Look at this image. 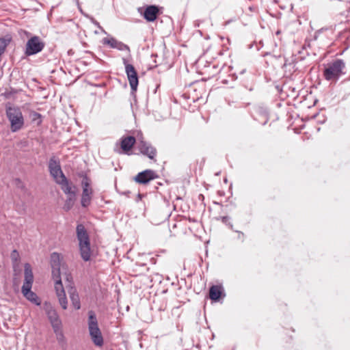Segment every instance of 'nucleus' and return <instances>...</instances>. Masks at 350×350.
Here are the masks:
<instances>
[{"label": "nucleus", "instance_id": "obj_17", "mask_svg": "<svg viewBox=\"0 0 350 350\" xmlns=\"http://www.w3.org/2000/svg\"><path fill=\"white\" fill-rule=\"evenodd\" d=\"M136 142V139L133 136L122 137L121 138L120 146L124 152H129Z\"/></svg>", "mask_w": 350, "mask_h": 350}, {"label": "nucleus", "instance_id": "obj_19", "mask_svg": "<svg viewBox=\"0 0 350 350\" xmlns=\"http://www.w3.org/2000/svg\"><path fill=\"white\" fill-rule=\"evenodd\" d=\"M53 332L55 334L57 341L59 345V347L64 349L66 350L67 349V340L64 334L62 327H58L56 329H53Z\"/></svg>", "mask_w": 350, "mask_h": 350}, {"label": "nucleus", "instance_id": "obj_9", "mask_svg": "<svg viewBox=\"0 0 350 350\" xmlns=\"http://www.w3.org/2000/svg\"><path fill=\"white\" fill-rule=\"evenodd\" d=\"M81 185L83 192L81 195V204L83 207H87L91 203L93 193L92 189L90 187V179L87 176H85L82 180Z\"/></svg>", "mask_w": 350, "mask_h": 350}, {"label": "nucleus", "instance_id": "obj_13", "mask_svg": "<svg viewBox=\"0 0 350 350\" xmlns=\"http://www.w3.org/2000/svg\"><path fill=\"white\" fill-rule=\"evenodd\" d=\"M55 289L60 306L64 310L67 309L68 301L62 283V279H58V281L55 282Z\"/></svg>", "mask_w": 350, "mask_h": 350}, {"label": "nucleus", "instance_id": "obj_10", "mask_svg": "<svg viewBox=\"0 0 350 350\" xmlns=\"http://www.w3.org/2000/svg\"><path fill=\"white\" fill-rule=\"evenodd\" d=\"M123 63L125 66V71L133 92H135L138 85V77L134 66L128 63L125 58H123Z\"/></svg>", "mask_w": 350, "mask_h": 350}, {"label": "nucleus", "instance_id": "obj_26", "mask_svg": "<svg viewBox=\"0 0 350 350\" xmlns=\"http://www.w3.org/2000/svg\"><path fill=\"white\" fill-rule=\"evenodd\" d=\"M229 217L228 216H224V217H220V219L221 221L224 223V224H227V222L229 220Z\"/></svg>", "mask_w": 350, "mask_h": 350}, {"label": "nucleus", "instance_id": "obj_22", "mask_svg": "<svg viewBox=\"0 0 350 350\" xmlns=\"http://www.w3.org/2000/svg\"><path fill=\"white\" fill-rule=\"evenodd\" d=\"M75 199L76 196H73V195H72V196H68L64 206V209L66 211L70 210L75 204Z\"/></svg>", "mask_w": 350, "mask_h": 350}, {"label": "nucleus", "instance_id": "obj_29", "mask_svg": "<svg viewBox=\"0 0 350 350\" xmlns=\"http://www.w3.org/2000/svg\"><path fill=\"white\" fill-rule=\"evenodd\" d=\"M280 33V30L277 31L276 34L279 35Z\"/></svg>", "mask_w": 350, "mask_h": 350}, {"label": "nucleus", "instance_id": "obj_18", "mask_svg": "<svg viewBox=\"0 0 350 350\" xmlns=\"http://www.w3.org/2000/svg\"><path fill=\"white\" fill-rule=\"evenodd\" d=\"M104 43L109 45L113 49H117L120 51H129V47L128 45L124 44L122 42H120L117 40H116L113 38H111L109 39H105Z\"/></svg>", "mask_w": 350, "mask_h": 350}, {"label": "nucleus", "instance_id": "obj_23", "mask_svg": "<svg viewBox=\"0 0 350 350\" xmlns=\"http://www.w3.org/2000/svg\"><path fill=\"white\" fill-rule=\"evenodd\" d=\"M11 260L14 263H17L20 260V256L17 250H14L10 254Z\"/></svg>", "mask_w": 350, "mask_h": 350}, {"label": "nucleus", "instance_id": "obj_3", "mask_svg": "<svg viewBox=\"0 0 350 350\" xmlns=\"http://www.w3.org/2000/svg\"><path fill=\"white\" fill-rule=\"evenodd\" d=\"M5 113L10 122V129L12 132H17L23 127L25 124L24 117L19 107L7 106Z\"/></svg>", "mask_w": 350, "mask_h": 350}, {"label": "nucleus", "instance_id": "obj_16", "mask_svg": "<svg viewBox=\"0 0 350 350\" xmlns=\"http://www.w3.org/2000/svg\"><path fill=\"white\" fill-rule=\"evenodd\" d=\"M159 14V9L156 5L148 6L144 12V18L148 22L154 21Z\"/></svg>", "mask_w": 350, "mask_h": 350}, {"label": "nucleus", "instance_id": "obj_12", "mask_svg": "<svg viewBox=\"0 0 350 350\" xmlns=\"http://www.w3.org/2000/svg\"><path fill=\"white\" fill-rule=\"evenodd\" d=\"M47 317L51 323L53 329L62 327V323L59 316L55 308L48 306L46 308Z\"/></svg>", "mask_w": 350, "mask_h": 350}, {"label": "nucleus", "instance_id": "obj_4", "mask_svg": "<svg viewBox=\"0 0 350 350\" xmlns=\"http://www.w3.org/2000/svg\"><path fill=\"white\" fill-rule=\"evenodd\" d=\"M345 68L343 60L337 59L335 61L327 64L323 71V77L327 81H338L340 77L344 74L342 72Z\"/></svg>", "mask_w": 350, "mask_h": 350}, {"label": "nucleus", "instance_id": "obj_7", "mask_svg": "<svg viewBox=\"0 0 350 350\" xmlns=\"http://www.w3.org/2000/svg\"><path fill=\"white\" fill-rule=\"evenodd\" d=\"M49 170L56 183L66 178L62 170L59 161L55 157H51L49 160Z\"/></svg>", "mask_w": 350, "mask_h": 350}, {"label": "nucleus", "instance_id": "obj_15", "mask_svg": "<svg viewBox=\"0 0 350 350\" xmlns=\"http://www.w3.org/2000/svg\"><path fill=\"white\" fill-rule=\"evenodd\" d=\"M57 184L61 186V189L65 194L68 196H72V195H73V196H76V187L72 186L66 178H64Z\"/></svg>", "mask_w": 350, "mask_h": 350}, {"label": "nucleus", "instance_id": "obj_20", "mask_svg": "<svg viewBox=\"0 0 350 350\" xmlns=\"http://www.w3.org/2000/svg\"><path fill=\"white\" fill-rule=\"evenodd\" d=\"M70 299L72 301V304L74 308L76 310L80 309L81 304L79 300V295L77 292V290L75 288H71L69 291Z\"/></svg>", "mask_w": 350, "mask_h": 350}, {"label": "nucleus", "instance_id": "obj_30", "mask_svg": "<svg viewBox=\"0 0 350 350\" xmlns=\"http://www.w3.org/2000/svg\"><path fill=\"white\" fill-rule=\"evenodd\" d=\"M94 23H95V25H96L98 26L99 25L98 23H97V22H95Z\"/></svg>", "mask_w": 350, "mask_h": 350}, {"label": "nucleus", "instance_id": "obj_5", "mask_svg": "<svg viewBox=\"0 0 350 350\" xmlns=\"http://www.w3.org/2000/svg\"><path fill=\"white\" fill-rule=\"evenodd\" d=\"M88 329L94 344L98 347L103 345V338L98 327V321L93 311L88 312Z\"/></svg>", "mask_w": 350, "mask_h": 350}, {"label": "nucleus", "instance_id": "obj_11", "mask_svg": "<svg viewBox=\"0 0 350 350\" xmlns=\"http://www.w3.org/2000/svg\"><path fill=\"white\" fill-rule=\"evenodd\" d=\"M60 255L57 252H53L51 255V265L52 267V276L55 282L61 279L60 273Z\"/></svg>", "mask_w": 350, "mask_h": 350}, {"label": "nucleus", "instance_id": "obj_2", "mask_svg": "<svg viewBox=\"0 0 350 350\" xmlns=\"http://www.w3.org/2000/svg\"><path fill=\"white\" fill-rule=\"evenodd\" d=\"M24 268V282L21 289L22 293L28 301L37 306H40V301L39 298L34 292L31 291L33 275L31 265L29 263H26Z\"/></svg>", "mask_w": 350, "mask_h": 350}, {"label": "nucleus", "instance_id": "obj_28", "mask_svg": "<svg viewBox=\"0 0 350 350\" xmlns=\"http://www.w3.org/2000/svg\"><path fill=\"white\" fill-rule=\"evenodd\" d=\"M66 280L69 281L70 278H72L70 275H66Z\"/></svg>", "mask_w": 350, "mask_h": 350}, {"label": "nucleus", "instance_id": "obj_14", "mask_svg": "<svg viewBox=\"0 0 350 350\" xmlns=\"http://www.w3.org/2000/svg\"><path fill=\"white\" fill-rule=\"evenodd\" d=\"M157 177L155 172L151 170H146L138 174L135 177L134 180L140 184H146L152 180Z\"/></svg>", "mask_w": 350, "mask_h": 350}, {"label": "nucleus", "instance_id": "obj_8", "mask_svg": "<svg viewBox=\"0 0 350 350\" xmlns=\"http://www.w3.org/2000/svg\"><path fill=\"white\" fill-rule=\"evenodd\" d=\"M137 144L138 150L143 155L146 156L151 160H155L157 150L150 142L144 141L143 139H138Z\"/></svg>", "mask_w": 350, "mask_h": 350}, {"label": "nucleus", "instance_id": "obj_27", "mask_svg": "<svg viewBox=\"0 0 350 350\" xmlns=\"http://www.w3.org/2000/svg\"><path fill=\"white\" fill-rule=\"evenodd\" d=\"M144 196V195L143 194H141V193H139L137 195V199H136V201L138 202L139 200H141L142 198Z\"/></svg>", "mask_w": 350, "mask_h": 350}, {"label": "nucleus", "instance_id": "obj_24", "mask_svg": "<svg viewBox=\"0 0 350 350\" xmlns=\"http://www.w3.org/2000/svg\"><path fill=\"white\" fill-rule=\"evenodd\" d=\"M6 46L5 40L3 38H0V56L3 53Z\"/></svg>", "mask_w": 350, "mask_h": 350}, {"label": "nucleus", "instance_id": "obj_21", "mask_svg": "<svg viewBox=\"0 0 350 350\" xmlns=\"http://www.w3.org/2000/svg\"><path fill=\"white\" fill-rule=\"evenodd\" d=\"M221 288L219 286H213L210 288L209 296L212 300H218L221 296Z\"/></svg>", "mask_w": 350, "mask_h": 350}, {"label": "nucleus", "instance_id": "obj_1", "mask_svg": "<svg viewBox=\"0 0 350 350\" xmlns=\"http://www.w3.org/2000/svg\"><path fill=\"white\" fill-rule=\"evenodd\" d=\"M76 233L81 257L84 261H89L91 259L92 250L88 232L83 224H78Z\"/></svg>", "mask_w": 350, "mask_h": 350}, {"label": "nucleus", "instance_id": "obj_6", "mask_svg": "<svg viewBox=\"0 0 350 350\" xmlns=\"http://www.w3.org/2000/svg\"><path fill=\"white\" fill-rule=\"evenodd\" d=\"M45 43L38 36H34L29 38L25 46V54L27 56L36 55L43 50Z\"/></svg>", "mask_w": 350, "mask_h": 350}, {"label": "nucleus", "instance_id": "obj_25", "mask_svg": "<svg viewBox=\"0 0 350 350\" xmlns=\"http://www.w3.org/2000/svg\"><path fill=\"white\" fill-rule=\"evenodd\" d=\"M259 112L261 113L264 117L265 118V121L263 122V124H265L267 120H268V113H267V111L266 109H264L262 108H259Z\"/></svg>", "mask_w": 350, "mask_h": 350}]
</instances>
